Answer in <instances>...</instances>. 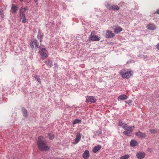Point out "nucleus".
I'll use <instances>...</instances> for the list:
<instances>
[{"mask_svg":"<svg viewBox=\"0 0 159 159\" xmlns=\"http://www.w3.org/2000/svg\"><path fill=\"white\" fill-rule=\"evenodd\" d=\"M118 125L119 126H121L126 131L130 132H132L133 131V129L134 127V126H128L127 124L122 123L121 121H119L118 122Z\"/></svg>","mask_w":159,"mask_h":159,"instance_id":"obj_3","label":"nucleus"},{"mask_svg":"<svg viewBox=\"0 0 159 159\" xmlns=\"http://www.w3.org/2000/svg\"><path fill=\"white\" fill-rule=\"evenodd\" d=\"M38 34L37 36L38 39L40 40V42H41L43 37V34L40 30H39Z\"/></svg>","mask_w":159,"mask_h":159,"instance_id":"obj_18","label":"nucleus"},{"mask_svg":"<svg viewBox=\"0 0 159 159\" xmlns=\"http://www.w3.org/2000/svg\"><path fill=\"white\" fill-rule=\"evenodd\" d=\"M129 102L131 103V101L130 100L129 101Z\"/></svg>","mask_w":159,"mask_h":159,"instance_id":"obj_36","label":"nucleus"},{"mask_svg":"<svg viewBox=\"0 0 159 159\" xmlns=\"http://www.w3.org/2000/svg\"><path fill=\"white\" fill-rule=\"evenodd\" d=\"M11 9L12 11V13L15 14L16 13L18 10V8L14 4H12Z\"/></svg>","mask_w":159,"mask_h":159,"instance_id":"obj_10","label":"nucleus"},{"mask_svg":"<svg viewBox=\"0 0 159 159\" xmlns=\"http://www.w3.org/2000/svg\"><path fill=\"white\" fill-rule=\"evenodd\" d=\"M130 132L125 131L123 132V134L125 135L129 136L130 135Z\"/></svg>","mask_w":159,"mask_h":159,"instance_id":"obj_26","label":"nucleus"},{"mask_svg":"<svg viewBox=\"0 0 159 159\" xmlns=\"http://www.w3.org/2000/svg\"><path fill=\"white\" fill-rule=\"evenodd\" d=\"M89 156V153L88 150L85 151L83 154V157L84 159H88Z\"/></svg>","mask_w":159,"mask_h":159,"instance_id":"obj_12","label":"nucleus"},{"mask_svg":"<svg viewBox=\"0 0 159 159\" xmlns=\"http://www.w3.org/2000/svg\"><path fill=\"white\" fill-rule=\"evenodd\" d=\"M81 122V120L79 119L75 120L73 122V124L75 125L76 124L79 123Z\"/></svg>","mask_w":159,"mask_h":159,"instance_id":"obj_27","label":"nucleus"},{"mask_svg":"<svg viewBox=\"0 0 159 159\" xmlns=\"http://www.w3.org/2000/svg\"><path fill=\"white\" fill-rule=\"evenodd\" d=\"M86 99V102H90V103H94L96 101V99L95 97L93 96H88Z\"/></svg>","mask_w":159,"mask_h":159,"instance_id":"obj_7","label":"nucleus"},{"mask_svg":"<svg viewBox=\"0 0 159 159\" xmlns=\"http://www.w3.org/2000/svg\"><path fill=\"white\" fill-rule=\"evenodd\" d=\"M127 98V96L126 95L123 94L119 96L117 99L118 101L119 100H126Z\"/></svg>","mask_w":159,"mask_h":159,"instance_id":"obj_16","label":"nucleus"},{"mask_svg":"<svg viewBox=\"0 0 159 159\" xmlns=\"http://www.w3.org/2000/svg\"><path fill=\"white\" fill-rule=\"evenodd\" d=\"M81 137V135L80 134L78 133L75 139V142L76 143H78V142L80 141Z\"/></svg>","mask_w":159,"mask_h":159,"instance_id":"obj_20","label":"nucleus"},{"mask_svg":"<svg viewBox=\"0 0 159 159\" xmlns=\"http://www.w3.org/2000/svg\"><path fill=\"white\" fill-rule=\"evenodd\" d=\"M37 80L39 82V80H40V79H37Z\"/></svg>","mask_w":159,"mask_h":159,"instance_id":"obj_35","label":"nucleus"},{"mask_svg":"<svg viewBox=\"0 0 159 159\" xmlns=\"http://www.w3.org/2000/svg\"><path fill=\"white\" fill-rule=\"evenodd\" d=\"M54 65L55 67V68H58V65L56 63H54Z\"/></svg>","mask_w":159,"mask_h":159,"instance_id":"obj_29","label":"nucleus"},{"mask_svg":"<svg viewBox=\"0 0 159 159\" xmlns=\"http://www.w3.org/2000/svg\"><path fill=\"white\" fill-rule=\"evenodd\" d=\"M48 134L50 139L53 140L54 138V136L52 134L49 133Z\"/></svg>","mask_w":159,"mask_h":159,"instance_id":"obj_25","label":"nucleus"},{"mask_svg":"<svg viewBox=\"0 0 159 159\" xmlns=\"http://www.w3.org/2000/svg\"><path fill=\"white\" fill-rule=\"evenodd\" d=\"M120 74L122 77L124 78H129L132 75L131 71L125 72L124 70H122L120 72Z\"/></svg>","mask_w":159,"mask_h":159,"instance_id":"obj_5","label":"nucleus"},{"mask_svg":"<svg viewBox=\"0 0 159 159\" xmlns=\"http://www.w3.org/2000/svg\"><path fill=\"white\" fill-rule=\"evenodd\" d=\"M109 9L113 10L114 11H115L119 10L120 7L117 5H112L110 7Z\"/></svg>","mask_w":159,"mask_h":159,"instance_id":"obj_19","label":"nucleus"},{"mask_svg":"<svg viewBox=\"0 0 159 159\" xmlns=\"http://www.w3.org/2000/svg\"><path fill=\"white\" fill-rule=\"evenodd\" d=\"M2 11H0V15H2Z\"/></svg>","mask_w":159,"mask_h":159,"instance_id":"obj_32","label":"nucleus"},{"mask_svg":"<svg viewBox=\"0 0 159 159\" xmlns=\"http://www.w3.org/2000/svg\"><path fill=\"white\" fill-rule=\"evenodd\" d=\"M27 10V8H23L21 7L19 10L20 20L21 22L25 23L26 22L25 12Z\"/></svg>","mask_w":159,"mask_h":159,"instance_id":"obj_2","label":"nucleus"},{"mask_svg":"<svg viewBox=\"0 0 159 159\" xmlns=\"http://www.w3.org/2000/svg\"><path fill=\"white\" fill-rule=\"evenodd\" d=\"M39 52L42 59H44L48 56L47 54V52L46 49L45 48H41L40 50L39 51Z\"/></svg>","mask_w":159,"mask_h":159,"instance_id":"obj_4","label":"nucleus"},{"mask_svg":"<svg viewBox=\"0 0 159 159\" xmlns=\"http://www.w3.org/2000/svg\"><path fill=\"white\" fill-rule=\"evenodd\" d=\"M45 63L49 67V68L51 67L52 66V61L48 60L45 61Z\"/></svg>","mask_w":159,"mask_h":159,"instance_id":"obj_21","label":"nucleus"},{"mask_svg":"<svg viewBox=\"0 0 159 159\" xmlns=\"http://www.w3.org/2000/svg\"><path fill=\"white\" fill-rule=\"evenodd\" d=\"M115 36V34L112 32L111 31L109 30H106V37L107 38H112L114 37Z\"/></svg>","mask_w":159,"mask_h":159,"instance_id":"obj_8","label":"nucleus"},{"mask_svg":"<svg viewBox=\"0 0 159 159\" xmlns=\"http://www.w3.org/2000/svg\"><path fill=\"white\" fill-rule=\"evenodd\" d=\"M22 111L23 113V116H24L27 117L28 116L27 110L24 108H22Z\"/></svg>","mask_w":159,"mask_h":159,"instance_id":"obj_23","label":"nucleus"},{"mask_svg":"<svg viewBox=\"0 0 159 159\" xmlns=\"http://www.w3.org/2000/svg\"><path fill=\"white\" fill-rule=\"evenodd\" d=\"M136 156L138 159H143L145 157V154L143 152H139L137 153Z\"/></svg>","mask_w":159,"mask_h":159,"instance_id":"obj_9","label":"nucleus"},{"mask_svg":"<svg viewBox=\"0 0 159 159\" xmlns=\"http://www.w3.org/2000/svg\"><path fill=\"white\" fill-rule=\"evenodd\" d=\"M135 134L137 136L143 138H145L146 137V135L145 133L141 132L140 131L136 132L135 133Z\"/></svg>","mask_w":159,"mask_h":159,"instance_id":"obj_11","label":"nucleus"},{"mask_svg":"<svg viewBox=\"0 0 159 159\" xmlns=\"http://www.w3.org/2000/svg\"><path fill=\"white\" fill-rule=\"evenodd\" d=\"M129 155L128 154H127L120 157V159H128L129 158Z\"/></svg>","mask_w":159,"mask_h":159,"instance_id":"obj_24","label":"nucleus"},{"mask_svg":"<svg viewBox=\"0 0 159 159\" xmlns=\"http://www.w3.org/2000/svg\"><path fill=\"white\" fill-rule=\"evenodd\" d=\"M37 146L39 149L41 151H47L49 150V148L47 145L46 142L42 136L38 137Z\"/></svg>","mask_w":159,"mask_h":159,"instance_id":"obj_1","label":"nucleus"},{"mask_svg":"<svg viewBox=\"0 0 159 159\" xmlns=\"http://www.w3.org/2000/svg\"><path fill=\"white\" fill-rule=\"evenodd\" d=\"M147 28L148 30H155L156 29V26L153 24H149L147 26Z\"/></svg>","mask_w":159,"mask_h":159,"instance_id":"obj_14","label":"nucleus"},{"mask_svg":"<svg viewBox=\"0 0 159 159\" xmlns=\"http://www.w3.org/2000/svg\"><path fill=\"white\" fill-rule=\"evenodd\" d=\"M102 147L100 145L95 146L93 149V151L94 153L98 152L99 150L101 149Z\"/></svg>","mask_w":159,"mask_h":159,"instance_id":"obj_13","label":"nucleus"},{"mask_svg":"<svg viewBox=\"0 0 159 159\" xmlns=\"http://www.w3.org/2000/svg\"><path fill=\"white\" fill-rule=\"evenodd\" d=\"M130 145L132 147H134L138 145V143L136 140H132L130 142Z\"/></svg>","mask_w":159,"mask_h":159,"instance_id":"obj_22","label":"nucleus"},{"mask_svg":"<svg viewBox=\"0 0 159 159\" xmlns=\"http://www.w3.org/2000/svg\"><path fill=\"white\" fill-rule=\"evenodd\" d=\"M156 47L157 49L159 50V43L157 44Z\"/></svg>","mask_w":159,"mask_h":159,"instance_id":"obj_31","label":"nucleus"},{"mask_svg":"<svg viewBox=\"0 0 159 159\" xmlns=\"http://www.w3.org/2000/svg\"><path fill=\"white\" fill-rule=\"evenodd\" d=\"M150 131L151 134H154L157 133V131L156 129H150Z\"/></svg>","mask_w":159,"mask_h":159,"instance_id":"obj_28","label":"nucleus"},{"mask_svg":"<svg viewBox=\"0 0 159 159\" xmlns=\"http://www.w3.org/2000/svg\"><path fill=\"white\" fill-rule=\"evenodd\" d=\"M93 32L91 33V34L90 36V39L92 41H99V39L98 38V36L95 35H92Z\"/></svg>","mask_w":159,"mask_h":159,"instance_id":"obj_15","label":"nucleus"},{"mask_svg":"<svg viewBox=\"0 0 159 159\" xmlns=\"http://www.w3.org/2000/svg\"><path fill=\"white\" fill-rule=\"evenodd\" d=\"M114 30L116 34H118L122 30V29L120 27L117 26L115 28Z\"/></svg>","mask_w":159,"mask_h":159,"instance_id":"obj_17","label":"nucleus"},{"mask_svg":"<svg viewBox=\"0 0 159 159\" xmlns=\"http://www.w3.org/2000/svg\"><path fill=\"white\" fill-rule=\"evenodd\" d=\"M36 5L37 6H38V2H36Z\"/></svg>","mask_w":159,"mask_h":159,"instance_id":"obj_34","label":"nucleus"},{"mask_svg":"<svg viewBox=\"0 0 159 159\" xmlns=\"http://www.w3.org/2000/svg\"><path fill=\"white\" fill-rule=\"evenodd\" d=\"M38 1V0H34V1L36 3Z\"/></svg>","mask_w":159,"mask_h":159,"instance_id":"obj_33","label":"nucleus"},{"mask_svg":"<svg viewBox=\"0 0 159 159\" xmlns=\"http://www.w3.org/2000/svg\"><path fill=\"white\" fill-rule=\"evenodd\" d=\"M30 46L32 49L39 48L38 41L35 39H32L30 43Z\"/></svg>","mask_w":159,"mask_h":159,"instance_id":"obj_6","label":"nucleus"},{"mask_svg":"<svg viewBox=\"0 0 159 159\" xmlns=\"http://www.w3.org/2000/svg\"><path fill=\"white\" fill-rule=\"evenodd\" d=\"M157 14L159 15V9L157 10L154 13V14Z\"/></svg>","mask_w":159,"mask_h":159,"instance_id":"obj_30","label":"nucleus"}]
</instances>
